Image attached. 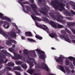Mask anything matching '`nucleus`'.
Here are the masks:
<instances>
[{
    "label": "nucleus",
    "instance_id": "nucleus-33",
    "mask_svg": "<svg viewBox=\"0 0 75 75\" xmlns=\"http://www.w3.org/2000/svg\"><path fill=\"white\" fill-rule=\"evenodd\" d=\"M23 52L24 54H27L28 53V51L26 49H25L23 50Z\"/></svg>",
    "mask_w": 75,
    "mask_h": 75
},
{
    "label": "nucleus",
    "instance_id": "nucleus-52",
    "mask_svg": "<svg viewBox=\"0 0 75 75\" xmlns=\"http://www.w3.org/2000/svg\"><path fill=\"white\" fill-rule=\"evenodd\" d=\"M71 69H74V67H73V66L71 65Z\"/></svg>",
    "mask_w": 75,
    "mask_h": 75
},
{
    "label": "nucleus",
    "instance_id": "nucleus-51",
    "mask_svg": "<svg viewBox=\"0 0 75 75\" xmlns=\"http://www.w3.org/2000/svg\"><path fill=\"white\" fill-rule=\"evenodd\" d=\"M72 25H74L75 26V23H72Z\"/></svg>",
    "mask_w": 75,
    "mask_h": 75
},
{
    "label": "nucleus",
    "instance_id": "nucleus-60",
    "mask_svg": "<svg viewBox=\"0 0 75 75\" xmlns=\"http://www.w3.org/2000/svg\"><path fill=\"white\" fill-rule=\"evenodd\" d=\"M74 70H72L71 71V72H72V73H74Z\"/></svg>",
    "mask_w": 75,
    "mask_h": 75
},
{
    "label": "nucleus",
    "instance_id": "nucleus-16",
    "mask_svg": "<svg viewBox=\"0 0 75 75\" xmlns=\"http://www.w3.org/2000/svg\"><path fill=\"white\" fill-rule=\"evenodd\" d=\"M32 7L33 11H34L36 14H37V11L35 10V8H36L37 6L35 4H33L32 5Z\"/></svg>",
    "mask_w": 75,
    "mask_h": 75
},
{
    "label": "nucleus",
    "instance_id": "nucleus-13",
    "mask_svg": "<svg viewBox=\"0 0 75 75\" xmlns=\"http://www.w3.org/2000/svg\"><path fill=\"white\" fill-rule=\"evenodd\" d=\"M13 54L14 55H15V57H12V58L13 59H20V58L19 57H19V56H18V54H17V53L15 52H13Z\"/></svg>",
    "mask_w": 75,
    "mask_h": 75
},
{
    "label": "nucleus",
    "instance_id": "nucleus-35",
    "mask_svg": "<svg viewBox=\"0 0 75 75\" xmlns=\"http://www.w3.org/2000/svg\"><path fill=\"white\" fill-rule=\"evenodd\" d=\"M65 31H66L67 33H69V34H71V32L69 31L68 29L66 28L65 29Z\"/></svg>",
    "mask_w": 75,
    "mask_h": 75
},
{
    "label": "nucleus",
    "instance_id": "nucleus-11",
    "mask_svg": "<svg viewBox=\"0 0 75 75\" xmlns=\"http://www.w3.org/2000/svg\"><path fill=\"white\" fill-rule=\"evenodd\" d=\"M0 18H1L2 20H8V21L9 22H11V20H10V19L9 18L6 16H4L3 14L1 13H0Z\"/></svg>",
    "mask_w": 75,
    "mask_h": 75
},
{
    "label": "nucleus",
    "instance_id": "nucleus-42",
    "mask_svg": "<svg viewBox=\"0 0 75 75\" xmlns=\"http://www.w3.org/2000/svg\"><path fill=\"white\" fill-rule=\"evenodd\" d=\"M45 69H46V71H49L50 70V69H49V68H48V67H45Z\"/></svg>",
    "mask_w": 75,
    "mask_h": 75
},
{
    "label": "nucleus",
    "instance_id": "nucleus-44",
    "mask_svg": "<svg viewBox=\"0 0 75 75\" xmlns=\"http://www.w3.org/2000/svg\"><path fill=\"white\" fill-rule=\"evenodd\" d=\"M71 13L73 14H74V15H75V12H74V11L73 10H71Z\"/></svg>",
    "mask_w": 75,
    "mask_h": 75
},
{
    "label": "nucleus",
    "instance_id": "nucleus-9",
    "mask_svg": "<svg viewBox=\"0 0 75 75\" xmlns=\"http://www.w3.org/2000/svg\"><path fill=\"white\" fill-rule=\"evenodd\" d=\"M1 24H4L3 27L5 28H8L10 27L9 24L7 22H0Z\"/></svg>",
    "mask_w": 75,
    "mask_h": 75
},
{
    "label": "nucleus",
    "instance_id": "nucleus-56",
    "mask_svg": "<svg viewBox=\"0 0 75 75\" xmlns=\"http://www.w3.org/2000/svg\"><path fill=\"white\" fill-rule=\"evenodd\" d=\"M24 75H28V74H27V73L25 72H24Z\"/></svg>",
    "mask_w": 75,
    "mask_h": 75
},
{
    "label": "nucleus",
    "instance_id": "nucleus-28",
    "mask_svg": "<svg viewBox=\"0 0 75 75\" xmlns=\"http://www.w3.org/2000/svg\"><path fill=\"white\" fill-rule=\"evenodd\" d=\"M11 68L10 67H5L4 69V70L5 71H6V72H8V70H11Z\"/></svg>",
    "mask_w": 75,
    "mask_h": 75
},
{
    "label": "nucleus",
    "instance_id": "nucleus-63",
    "mask_svg": "<svg viewBox=\"0 0 75 75\" xmlns=\"http://www.w3.org/2000/svg\"><path fill=\"white\" fill-rule=\"evenodd\" d=\"M67 8H69V7H68V5H67Z\"/></svg>",
    "mask_w": 75,
    "mask_h": 75
},
{
    "label": "nucleus",
    "instance_id": "nucleus-20",
    "mask_svg": "<svg viewBox=\"0 0 75 75\" xmlns=\"http://www.w3.org/2000/svg\"><path fill=\"white\" fill-rule=\"evenodd\" d=\"M45 65V64L44 63H42V64L39 66L38 67V68H44V67Z\"/></svg>",
    "mask_w": 75,
    "mask_h": 75
},
{
    "label": "nucleus",
    "instance_id": "nucleus-6",
    "mask_svg": "<svg viewBox=\"0 0 75 75\" xmlns=\"http://www.w3.org/2000/svg\"><path fill=\"white\" fill-rule=\"evenodd\" d=\"M35 24L37 27H40V28H42V29L44 30H45V31L47 33H48L49 32V29H48V27L45 25H38V23L36 22H35Z\"/></svg>",
    "mask_w": 75,
    "mask_h": 75
},
{
    "label": "nucleus",
    "instance_id": "nucleus-12",
    "mask_svg": "<svg viewBox=\"0 0 75 75\" xmlns=\"http://www.w3.org/2000/svg\"><path fill=\"white\" fill-rule=\"evenodd\" d=\"M63 18L64 17H63V16H61L59 17V18H56V20L57 21H59L60 22L65 23V21H63L60 19V18Z\"/></svg>",
    "mask_w": 75,
    "mask_h": 75
},
{
    "label": "nucleus",
    "instance_id": "nucleus-45",
    "mask_svg": "<svg viewBox=\"0 0 75 75\" xmlns=\"http://www.w3.org/2000/svg\"><path fill=\"white\" fill-rule=\"evenodd\" d=\"M2 52H3V53L4 54H6V53L7 52L6 51V50H3Z\"/></svg>",
    "mask_w": 75,
    "mask_h": 75
},
{
    "label": "nucleus",
    "instance_id": "nucleus-32",
    "mask_svg": "<svg viewBox=\"0 0 75 75\" xmlns=\"http://www.w3.org/2000/svg\"><path fill=\"white\" fill-rule=\"evenodd\" d=\"M65 14L66 16H71V13L68 12L67 11L66 12H65Z\"/></svg>",
    "mask_w": 75,
    "mask_h": 75
},
{
    "label": "nucleus",
    "instance_id": "nucleus-15",
    "mask_svg": "<svg viewBox=\"0 0 75 75\" xmlns=\"http://www.w3.org/2000/svg\"><path fill=\"white\" fill-rule=\"evenodd\" d=\"M13 69L16 70V71H23V69H21L20 67H15L13 68Z\"/></svg>",
    "mask_w": 75,
    "mask_h": 75
},
{
    "label": "nucleus",
    "instance_id": "nucleus-18",
    "mask_svg": "<svg viewBox=\"0 0 75 75\" xmlns=\"http://www.w3.org/2000/svg\"><path fill=\"white\" fill-rule=\"evenodd\" d=\"M70 4L71 5L73 9L75 10V6L74 5V4H75V3L74 1H70Z\"/></svg>",
    "mask_w": 75,
    "mask_h": 75
},
{
    "label": "nucleus",
    "instance_id": "nucleus-36",
    "mask_svg": "<svg viewBox=\"0 0 75 75\" xmlns=\"http://www.w3.org/2000/svg\"><path fill=\"white\" fill-rule=\"evenodd\" d=\"M28 41H33V42H35V41L34 40H33L31 39H30L29 38H28Z\"/></svg>",
    "mask_w": 75,
    "mask_h": 75
},
{
    "label": "nucleus",
    "instance_id": "nucleus-31",
    "mask_svg": "<svg viewBox=\"0 0 75 75\" xmlns=\"http://www.w3.org/2000/svg\"><path fill=\"white\" fill-rule=\"evenodd\" d=\"M36 38H38V39H39V40H42V37L38 35H36L35 36Z\"/></svg>",
    "mask_w": 75,
    "mask_h": 75
},
{
    "label": "nucleus",
    "instance_id": "nucleus-23",
    "mask_svg": "<svg viewBox=\"0 0 75 75\" xmlns=\"http://www.w3.org/2000/svg\"><path fill=\"white\" fill-rule=\"evenodd\" d=\"M34 51L33 50L32 51H30V54L29 55L31 57H34Z\"/></svg>",
    "mask_w": 75,
    "mask_h": 75
},
{
    "label": "nucleus",
    "instance_id": "nucleus-54",
    "mask_svg": "<svg viewBox=\"0 0 75 75\" xmlns=\"http://www.w3.org/2000/svg\"><path fill=\"white\" fill-rule=\"evenodd\" d=\"M3 48H4V47L0 46V49H2Z\"/></svg>",
    "mask_w": 75,
    "mask_h": 75
},
{
    "label": "nucleus",
    "instance_id": "nucleus-27",
    "mask_svg": "<svg viewBox=\"0 0 75 75\" xmlns=\"http://www.w3.org/2000/svg\"><path fill=\"white\" fill-rule=\"evenodd\" d=\"M38 1L39 2V4H40L41 3V4H42V3H45L46 1L44 0H38Z\"/></svg>",
    "mask_w": 75,
    "mask_h": 75
},
{
    "label": "nucleus",
    "instance_id": "nucleus-10",
    "mask_svg": "<svg viewBox=\"0 0 75 75\" xmlns=\"http://www.w3.org/2000/svg\"><path fill=\"white\" fill-rule=\"evenodd\" d=\"M3 58H6V55H3L1 54L0 55V62H2V63H6L7 62V60L6 59L5 61H4V59H3Z\"/></svg>",
    "mask_w": 75,
    "mask_h": 75
},
{
    "label": "nucleus",
    "instance_id": "nucleus-3",
    "mask_svg": "<svg viewBox=\"0 0 75 75\" xmlns=\"http://www.w3.org/2000/svg\"><path fill=\"white\" fill-rule=\"evenodd\" d=\"M35 51L39 52L38 55L40 59H45V58H46V56L45 54V52L43 51H41L38 49H37L35 50Z\"/></svg>",
    "mask_w": 75,
    "mask_h": 75
},
{
    "label": "nucleus",
    "instance_id": "nucleus-38",
    "mask_svg": "<svg viewBox=\"0 0 75 75\" xmlns=\"http://www.w3.org/2000/svg\"><path fill=\"white\" fill-rule=\"evenodd\" d=\"M12 25L14 26L16 28H18V27L17 26V25H16V23H12Z\"/></svg>",
    "mask_w": 75,
    "mask_h": 75
},
{
    "label": "nucleus",
    "instance_id": "nucleus-2",
    "mask_svg": "<svg viewBox=\"0 0 75 75\" xmlns=\"http://www.w3.org/2000/svg\"><path fill=\"white\" fill-rule=\"evenodd\" d=\"M64 6H65V4L59 3L54 4L53 5V7L54 8L58 9L60 11H62V9L64 8L63 7H64Z\"/></svg>",
    "mask_w": 75,
    "mask_h": 75
},
{
    "label": "nucleus",
    "instance_id": "nucleus-62",
    "mask_svg": "<svg viewBox=\"0 0 75 75\" xmlns=\"http://www.w3.org/2000/svg\"><path fill=\"white\" fill-rule=\"evenodd\" d=\"M22 51L21 50L19 51V53H21V52Z\"/></svg>",
    "mask_w": 75,
    "mask_h": 75
},
{
    "label": "nucleus",
    "instance_id": "nucleus-22",
    "mask_svg": "<svg viewBox=\"0 0 75 75\" xmlns=\"http://www.w3.org/2000/svg\"><path fill=\"white\" fill-rule=\"evenodd\" d=\"M25 35H27V36H29V37H31L32 36L31 33L30 31L25 32Z\"/></svg>",
    "mask_w": 75,
    "mask_h": 75
},
{
    "label": "nucleus",
    "instance_id": "nucleus-46",
    "mask_svg": "<svg viewBox=\"0 0 75 75\" xmlns=\"http://www.w3.org/2000/svg\"><path fill=\"white\" fill-rule=\"evenodd\" d=\"M23 4H28V2L27 1H24L23 3Z\"/></svg>",
    "mask_w": 75,
    "mask_h": 75
},
{
    "label": "nucleus",
    "instance_id": "nucleus-58",
    "mask_svg": "<svg viewBox=\"0 0 75 75\" xmlns=\"http://www.w3.org/2000/svg\"><path fill=\"white\" fill-rule=\"evenodd\" d=\"M1 67H2V65H1V64H0V69H1Z\"/></svg>",
    "mask_w": 75,
    "mask_h": 75
},
{
    "label": "nucleus",
    "instance_id": "nucleus-41",
    "mask_svg": "<svg viewBox=\"0 0 75 75\" xmlns=\"http://www.w3.org/2000/svg\"><path fill=\"white\" fill-rule=\"evenodd\" d=\"M15 73L16 75H21L20 74L18 73V71H15Z\"/></svg>",
    "mask_w": 75,
    "mask_h": 75
},
{
    "label": "nucleus",
    "instance_id": "nucleus-53",
    "mask_svg": "<svg viewBox=\"0 0 75 75\" xmlns=\"http://www.w3.org/2000/svg\"><path fill=\"white\" fill-rule=\"evenodd\" d=\"M21 38L22 40H24V38H25V37H24L23 36H21Z\"/></svg>",
    "mask_w": 75,
    "mask_h": 75
},
{
    "label": "nucleus",
    "instance_id": "nucleus-8",
    "mask_svg": "<svg viewBox=\"0 0 75 75\" xmlns=\"http://www.w3.org/2000/svg\"><path fill=\"white\" fill-rule=\"evenodd\" d=\"M60 37L61 39H64V38L65 41H67V42H68L69 43H71V42L69 40V38L66 35V36H65V35L62 36V35H61Z\"/></svg>",
    "mask_w": 75,
    "mask_h": 75
},
{
    "label": "nucleus",
    "instance_id": "nucleus-19",
    "mask_svg": "<svg viewBox=\"0 0 75 75\" xmlns=\"http://www.w3.org/2000/svg\"><path fill=\"white\" fill-rule=\"evenodd\" d=\"M31 17L34 21H35L36 20H38V21H41L40 18L36 16H31Z\"/></svg>",
    "mask_w": 75,
    "mask_h": 75
},
{
    "label": "nucleus",
    "instance_id": "nucleus-57",
    "mask_svg": "<svg viewBox=\"0 0 75 75\" xmlns=\"http://www.w3.org/2000/svg\"><path fill=\"white\" fill-rule=\"evenodd\" d=\"M20 30H19V31L18 32H17V33L18 34H19V33H20Z\"/></svg>",
    "mask_w": 75,
    "mask_h": 75
},
{
    "label": "nucleus",
    "instance_id": "nucleus-43",
    "mask_svg": "<svg viewBox=\"0 0 75 75\" xmlns=\"http://www.w3.org/2000/svg\"><path fill=\"white\" fill-rule=\"evenodd\" d=\"M66 69L67 73H68V72H70V70H69V69L68 68H67V69L66 68Z\"/></svg>",
    "mask_w": 75,
    "mask_h": 75
},
{
    "label": "nucleus",
    "instance_id": "nucleus-34",
    "mask_svg": "<svg viewBox=\"0 0 75 75\" xmlns=\"http://www.w3.org/2000/svg\"><path fill=\"white\" fill-rule=\"evenodd\" d=\"M26 7L27 8V11H30V7L28 6H26Z\"/></svg>",
    "mask_w": 75,
    "mask_h": 75
},
{
    "label": "nucleus",
    "instance_id": "nucleus-55",
    "mask_svg": "<svg viewBox=\"0 0 75 75\" xmlns=\"http://www.w3.org/2000/svg\"><path fill=\"white\" fill-rule=\"evenodd\" d=\"M12 47L13 48H14L15 47V45H13Z\"/></svg>",
    "mask_w": 75,
    "mask_h": 75
},
{
    "label": "nucleus",
    "instance_id": "nucleus-25",
    "mask_svg": "<svg viewBox=\"0 0 75 75\" xmlns=\"http://www.w3.org/2000/svg\"><path fill=\"white\" fill-rule=\"evenodd\" d=\"M27 72L29 73L30 74H33V72H34V70L32 69H29L27 71Z\"/></svg>",
    "mask_w": 75,
    "mask_h": 75
},
{
    "label": "nucleus",
    "instance_id": "nucleus-4",
    "mask_svg": "<svg viewBox=\"0 0 75 75\" xmlns=\"http://www.w3.org/2000/svg\"><path fill=\"white\" fill-rule=\"evenodd\" d=\"M35 61V60L33 59H32L29 57L27 58V60H26L27 62L30 65V68H32V67H33L34 66V64H33V62L35 64H36V62Z\"/></svg>",
    "mask_w": 75,
    "mask_h": 75
},
{
    "label": "nucleus",
    "instance_id": "nucleus-40",
    "mask_svg": "<svg viewBox=\"0 0 75 75\" xmlns=\"http://www.w3.org/2000/svg\"><path fill=\"white\" fill-rule=\"evenodd\" d=\"M71 31H72L73 33L74 34H75V30H74V29L71 28H70Z\"/></svg>",
    "mask_w": 75,
    "mask_h": 75
},
{
    "label": "nucleus",
    "instance_id": "nucleus-50",
    "mask_svg": "<svg viewBox=\"0 0 75 75\" xmlns=\"http://www.w3.org/2000/svg\"><path fill=\"white\" fill-rule=\"evenodd\" d=\"M31 3H33L34 2V0H29Z\"/></svg>",
    "mask_w": 75,
    "mask_h": 75
},
{
    "label": "nucleus",
    "instance_id": "nucleus-48",
    "mask_svg": "<svg viewBox=\"0 0 75 75\" xmlns=\"http://www.w3.org/2000/svg\"><path fill=\"white\" fill-rule=\"evenodd\" d=\"M61 33H62V34H65V32H64V30H62L61 31Z\"/></svg>",
    "mask_w": 75,
    "mask_h": 75
},
{
    "label": "nucleus",
    "instance_id": "nucleus-64",
    "mask_svg": "<svg viewBox=\"0 0 75 75\" xmlns=\"http://www.w3.org/2000/svg\"><path fill=\"white\" fill-rule=\"evenodd\" d=\"M7 75H10V73L7 74Z\"/></svg>",
    "mask_w": 75,
    "mask_h": 75
},
{
    "label": "nucleus",
    "instance_id": "nucleus-29",
    "mask_svg": "<svg viewBox=\"0 0 75 75\" xmlns=\"http://www.w3.org/2000/svg\"><path fill=\"white\" fill-rule=\"evenodd\" d=\"M22 67L24 69H26L27 68V65L26 64H23L21 65Z\"/></svg>",
    "mask_w": 75,
    "mask_h": 75
},
{
    "label": "nucleus",
    "instance_id": "nucleus-61",
    "mask_svg": "<svg viewBox=\"0 0 75 75\" xmlns=\"http://www.w3.org/2000/svg\"><path fill=\"white\" fill-rule=\"evenodd\" d=\"M51 49H52V50H55V49L54 47H52Z\"/></svg>",
    "mask_w": 75,
    "mask_h": 75
},
{
    "label": "nucleus",
    "instance_id": "nucleus-37",
    "mask_svg": "<svg viewBox=\"0 0 75 75\" xmlns=\"http://www.w3.org/2000/svg\"><path fill=\"white\" fill-rule=\"evenodd\" d=\"M10 41L12 42H13L14 44H17V42L16 41L14 40H11Z\"/></svg>",
    "mask_w": 75,
    "mask_h": 75
},
{
    "label": "nucleus",
    "instance_id": "nucleus-17",
    "mask_svg": "<svg viewBox=\"0 0 75 75\" xmlns=\"http://www.w3.org/2000/svg\"><path fill=\"white\" fill-rule=\"evenodd\" d=\"M50 36L51 38H54L55 37L56 39H57V34L56 33H53L51 34H50L49 35Z\"/></svg>",
    "mask_w": 75,
    "mask_h": 75
},
{
    "label": "nucleus",
    "instance_id": "nucleus-7",
    "mask_svg": "<svg viewBox=\"0 0 75 75\" xmlns=\"http://www.w3.org/2000/svg\"><path fill=\"white\" fill-rule=\"evenodd\" d=\"M61 58H65L64 57V56H63L62 55H60V57H58H58H55L54 59L58 62H59V63L60 62H62L63 61V60L62 59V58H61Z\"/></svg>",
    "mask_w": 75,
    "mask_h": 75
},
{
    "label": "nucleus",
    "instance_id": "nucleus-26",
    "mask_svg": "<svg viewBox=\"0 0 75 75\" xmlns=\"http://www.w3.org/2000/svg\"><path fill=\"white\" fill-rule=\"evenodd\" d=\"M6 45H12V43L11 42H10V41H9L8 40H7L6 42Z\"/></svg>",
    "mask_w": 75,
    "mask_h": 75
},
{
    "label": "nucleus",
    "instance_id": "nucleus-30",
    "mask_svg": "<svg viewBox=\"0 0 75 75\" xmlns=\"http://www.w3.org/2000/svg\"><path fill=\"white\" fill-rule=\"evenodd\" d=\"M8 66L11 67V66H14V63L13 62H10L8 63Z\"/></svg>",
    "mask_w": 75,
    "mask_h": 75
},
{
    "label": "nucleus",
    "instance_id": "nucleus-14",
    "mask_svg": "<svg viewBox=\"0 0 75 75\" xmlns=\"http://www.w3.org/2000/svg\"><path fill=\"white\" fill-rule=\"evenodd\" d=\"M57 68H58V69H60L63 72L65 73V70H64V69L62 66L58 65L57 67Z\"/></svg>",
    "mask_w": 75,
    "mask_h": 75
},
{
    "label": "nucleus",
    "instance_id": "nucleus-47",
    "mask_svg": "<svg viewBox=\"0 0 75 75\" xmlns=\"http://www.w3.org/2000/svg\"><path fill=\"white\" fill-rule=\"evenodd\" d=\"M8 50H9V51H10V52H13L11 48H9L8 49Z\"/></svg>",
    "mask_w": 75,
    "mask_h": 75
},
{
    "label": "nucleus",
    "instance_id": "nucleus-39",
    "mask_svg": "<svg viewBox=\"0 0 75 75\" xmlns=\"http://www.w3.org/2000/svg\"><path fill=\"white\" fill-rule=\"evenodd\" d=\"M16 63L17 65H18V64H20L21 63V62L18 61H16Z\"/></svg>",
    "mask_w": 75,
    "mask_h": 75
},
{
    "label": "nucleus",
    "instance_id": "nucleus-5",
    "mask_svg": "<svg viewBox=\"0 0 75 75\" xmlns=\"http://www.w3.org/2000/svg\"><path fill=\"white\" fill-rule=\"evenodd\" d=\"M50 23V25L54 27V28H63V27H64V26L62 25H60L57 23H55L52 21H51Z\"/></svg>",
    "mask_w": 75,
    "mask_h": 75
},
{
    "label": "nucleus",
    "instance_id": "nucleus-49",
    "mask_svg": "<svg viewBox=\"0 0 75 75\" xmlns=\"http://www.w3.org/2000/svg\"><path fill=\"white\" fill-rule=\"evenodd\" d=\"M19 3L21 5L22 7H23L24 6H23V5L22 4H21V3H22V2H21V1L20 2H19Z\"/></svg>",
    "mask_w": 75,
    "mask_h": 75
},
{
    "label": "nucleus",
    "instance_id": "nucleus-21",
    "mask_svg": "<svg viewBox=\"0 0 75 75\" xmlns=\"http://www.w3.org/2000/svg\"><path fill=\"white\" fill-rule=\"evenodd\" d=\"M68 58L70 59V60H72V59L73 60V63L74 66H75V58L71 56L69 57Z\"/></svg>",
    "mask_w": 75,
    "mask_h": 75
},
{
    "label": "nucleus",
    "instance_id": "nucleus-1",
    "mask_svg": "<svg viewBox=\"0 0 75 75\" xmlns=\"http://www.w3.org/2000/svg\"><path fill=\"white\" fill-rule=\"evenodd\" d=\"M0 34H1L6 38H8L9 37L12 38L16 37V34L15 33V32H10L8 34H6V33L4 32L1 29H0Z\"/></svg>",
    "mask_w": 75,
    "mask_h": 75
},
{
    "label": "nucleus",
    "instance_id": "nucleus-59",
    "mask_svg": "<svg viewBox=\"0 0 75 75\" xmlns=\"http://www.w3.org/2000/svg\"><path fill=\"white\" fill-rule=\"evenodd\" d=\"M40 12L42 13V14H44V12L42 11H40Z\"/></svg>",
    "mask_w": 75,
    "mask_h": 75
},
{
    "label": "nucleus",
    "instance_id": "nucleus-24",
    "mask_svg": "<svg viewBox=\"0 0 75 75\" xmlns=\"http://www.w3.org/2000/svg\"><path fill=\"white\" fill-rule=\"evenodd\" d=\"M68 57H66V59H67L65 61V64L66 65H68L69 64V61L68 60V59H69Z\"/></svg>",
    "mask_w": 75,
    "mask_h": 75
}]
</instances>
